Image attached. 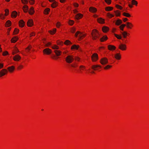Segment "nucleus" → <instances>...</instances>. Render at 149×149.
Masks as SVG:
<instances>
[{
  "label": "nucleus",
  "instance_id": "nucleus-24",
  "mask_svg": "<svg viewBox=\"0 0 149 149\" xmlns=\"http://www.w3.org/2000/svg\"><path fill=\"white\" fill-rule=\"evenodd\" d=\"M19 50L17 49V48L15 47L13 52L12 54L13 55H14L15 54L19 52Z\"/></svg>",
  "mask_w": 149,
  "mask_h": 149
},
{
  "label": "nucleus",
  "instance_id": "nucleus-46",
  "mask_svg": "<svg viewBox=\"0 0 149 149\" xmlns=\"http://www.w3.org/2000/svg\"><path fill=\"white\" fill-rule=\"evenodd\" d=\"M112 67V66L110 65H107L104 67V69H108L109 68H111Z\"/></svg>",
  "mask_w": 149,
  "mask_h": 149
},
{
  "label": "nucleus",
  "instance_id": "nucleus-45",
  "mask_svg": "<svg viewBox=\"0 0 149 149\" xmlns=\"http://www.w3.org/2000/svg\"><path fill=\"white\" fill-rule=\"evenodd\" d=\"M105 2L108 4H110L111 3V0H105Z\"/></svg>",
  "mask_w": 149,
  "mask_h": 149
},
{
  "label": "nucleus",
  "instance_id": "nucleus-58",
  "mask_svg": "<svg viewBox=\"0 0 149 149\" xmlns=\"http://www.w3.org/2000/svg\"><path fill=\"white\" fill-rule=\"evenodd\" d=\"M23 67V66L22 65H20L18 67V69H21Z\"/></svg>",
  "mask_w": 149,
  "mask_h": 149
},
{
  "label": "nucleus",
  "instance_id": "nucleus-61",
  "mask_svg": "<svg viewBox=\"0 0 149 149\" xmlns=\"http://www.w3.org/2000/svg\"><path fill=\"white\" fill-rule=\"evenodd\" d=\"M74 59H75V60H76L77 61H79V59H80L78 57H75L74 58Z\"/></svg>",
  "mask_w": 149,
  "mask_h": 149
},
{
  "label": "nucleus",
  "instance_id": "nucleus-26",
  "mask_svg": "<svg viewBox=\"0 0 149 149\" xmlns=\"http://www.w3.org/2000/svg\"><path fill=\"white\" fill-rule=\"evenodd\" d=\"M23 10L25 12H26L28 10V7L27 6L25 5L23 7Z\"/></svg>",
  "mask_w": 149,
  "mask_h": 149
},
{
  "label": "nucleus",
  "instance_id": "nucleus-53",
  "mask_svg": "<svg viewBox=\"0 0 149 149\" xmlns=\"http://www.w3.org/2000/svg\"><path fill=\"white\" fill-rule=\"evenodd\" d=\"M29 2L31 4H33L34 2V0H29Z\"/></svg>",
  "mask_w": 149,
  "mask_h": 149
},
{
  "label": "nucleus",
  "instance_id": "nucleus-17",
  "mask_svg": "<svg viewBox=\"0 0 149 149\" xmlns=\"http://www.w3.org/2000/svg\"><path fill=\"white\" fill-rule=\"evenodd\" d=\"M79 49V46L78 45H72L71 47V49Z\"/></svg>",
  "mask_w": 149,
  "mask_h": 149
},
{
  "label": "nucleus",
  "instance_id": "nucleus-55",
  "mask_svg": "<svg viewBox=\"0 0 149 149\" xmlns=\"http://www.w3.org/2000/svg\"><path fill=\"white\" fill-rule=\"evenodd\" d=\"M61 25L60 23L59 22H58L56 24L57 27L59 28Z\"/></svg>",
  "mask_w": 149,
  "mask_h": 149
},
{
  "label": "nucleus",
  "instance_id": "nucleus-64",
  "mask_svg": "<svg viewBox=\"0 0 149 149\" xmlns=\"http://www.w3.org/2000/svg\"><path fill=\"white\" fill-rule=\"evenodd\" d=\"M51 45V43L50 42H49L48 43H47V44H46V46H48L49 45Z\"/></svg>",
  "mask_w": 149,
  "mask_h": 149
},
{
  "label": "nucleus",
  "instance_id": "nucleus-39",
  "mask_svg": "<svg viewBox=\"0 0 149 149\" xmlns=\"http://www.w3.org/2000/svg\"><path fill=\"white\" fill-rule=\"evenodd\" d=\"M50 9L49 8H47L45 9V14H47L48 13V12L49 11Z\"/></svg>",
  "mask_w": 149,
  "mask_h": 149
},
{
  "label": "nucleus",
  "instance_id": "nucleus-19",
  "mask_svg": "<svg viewBox=\"0 0 149 149\" xmlns=\"http://www.w3.org/2000/svg\"><path fill=\"white\" fill-rule=\"evenodd\" d=\"M18 39V38L17 37H13L11 40V42L13 43H15Z\"/></svg>",
  "mask_w": 149,
  "mask_h": 149
},
{
  "label": "nucleus",
  "instance_id": "nucleus-2",
  "mask_svg": "<svg viewBox=\"0 0 149 149\" xmlns=\"http://www.w3.org/2000/svg\"><path fill=\"white\" fill-rule=\"evenodd\" d=\"M65 61L68 63H71L74 59V56L72 55H68L65 58Z\"/></svg>",
  "mask_w": 149,
  "mask_h": 149
},
{
  "label": "nucleus",
  "instance_id": "nucleus-15",
  "mask_svg": "<svg viewBox=\"0 0 149 149\" xmlns=\"http://www.w3.org/2000/svg\"><path fill=\"white\" fill-rule=\"evenodd\" d=\"M24 22L22 20H20L19 22V26L20 27H22L24 25Z\"/></svg>",
  "mask_w": 149,
  "mask_h": 149
},
{
  "label": "nucleus",
  "instance_id": "nucleus-42",
  "mask_svg": "<svg viewBox=\"0 0 149 149\" xmlns=\"http://www.w3.org/2000/svg\"><path fill=\"white\" fill-rule=\"evenodd\" d=\"M19 31V30L17 28H15V30L14 31V34H17L18 33Z\"/></svg>",
  "mask_w": 149,
  "mask_h": 149
},
{
  "label": "nucleus",
  "instance_id": "nucleus-35",
  "mask_svg": "<svg viewBox=\"0 0 149 149\" xmlns=\"http://www.w3.org/2000/svg\"><path fill=\"white\" fill-rule=\"evenodd\" d=\"M52 48L53 49L56 50L58 49H59V47L56 45H54L52 47Z\"/></svg>",
  "mask_w": 149,
  "mask_h": 149
},
{
  "label": "nucleus",
  "instance_id": "nucleus-54",
  "mask_svg": "<svg viewBox=\"0 0 149 149\" xmlns=\"http://www.w3.org/2000/svg\"><path fill=\"white\" fill-rule=\"evenodd\" d=\"M75 29L74 28H72V29L71 30V32L72 33H74L75 32Z\"/></svg>",
  "mask_w": 149,
  "mask_h": 149
},
{
  "label": "nucleus",
  "instance_id": "nucleus-32",
  "mask_svg": "<svg viewBox=\"0 0 149 149\" xmlns=\"http://www.w3.org/2000/svg\"><path fill=\"white\" fill-rule=\"evenodd\" d=\"M122 34L123 36V38H126V36L127 35V33L126 31H124L122 33Z\"/></svg>",
  "mask_w": 149,
  "mask_h": 149
},
{
  "label": "nucleus",
  "instance_id": "nucleus-23",
  "mask_svg": "<svg viewBox=\"0 0 149 149\" xmlns=\"http://www.w3.org/2000/svg\"><path fill=\"white\" fill-rule=\"evenodd\" d=\"M107 37L106 36H104L102 38H100V40L101 42H103L107 39Z\"/></svg>",
  "mask_w": 149,
  "mask_h": 149
},
{
  "label": "nucleus",
  "instance_id": "nucleus-18",
  "mask_svg": "<svg viewBox=\"0 0 149 149\" xmlns=\"http://www.w3.org/2000/svg\"><path fill=\"white\" fill-rule=\"evenodd\" d=\"M82 16V15L80 13H78L76 15L75 18L77 19H78L81 18Z\"/></svg>",
  "mask_w": 149,
  "mask_h": 149
},
{
  "label": "nucleus",
  "instance_id": "nucleus-52",
  "mask_svg": "<svg viewBox=\"0 0 149 149\" xmlns=\"http://www.w3.org/2000/svg\"><path fill=\"white\" fill-rule=\"evenodd\" d=\"M74 23V21L72 20H70L69 22V24L70 25H72Z\"/></svg>",
  "mask_w": 149,
  "mask_h": 149
},
{
  "label": "nucleus",
  "instance_id": "nucleus-30",
  "mask_svg": "<svg viewBox=\"0 0 149 149\" xmlns=\"http://www.w3.org/2000/svg\"><path fill=\"white\" fill-rule=\"evenodd\" d=\"M127 27L128 28H131V27L133 26L132 24L129 22H127L126 23Z\"/></svg>",
  "mask_w": 149,
  "mask_h": 149
},
{
  "label": "nucleus",
  "instance_id": "nucleus-8",
  "mask_svg": "<svg viewBox=\"0 0 149 149\" xmlns=\"http://www.w3.org/2000/svg\"><path fill=\"white\" fill-rule=\"evenodd\" d=\"M118 48L121 50H125L126 49V46L125 44H121L119 45Z\"/></svg>",
  "mask_w": 149,
  "mask_h": 149
},
{
  "label": "nucleus",
  "instance_id": "nucleus-38",
  "mask_svg": "<svg viewBox=\"0 0 149 149\" xmlns=\"http://www.w3.org/2000/svg\"><path fill=\"white\" fill-rule=\"evenodd\" d=\"M115 36H116L118 39H121L122 38V37L120 35H119L116 34H114Z\"/></svg>",
  "mask_w": 149,
  "mask_h": 149
},
{
  "label": "nucleus",
  "instance_id": "nucleus-62",
  "mask_svg": "<svg viewBox=\"0 0 149 149\" xmlns=\"http://www.w3.org/2000/svg\"><path fill=\"white\" fill-rule=\"evenodd\" d=\"M35 35V33L33 32L30 34V36L31 37L33 36H34Z\"/></svg>",
  "mask_w": 149,
  "mask_h": 149
},
{
  "label": "nucleus",
  "instance_id": "nucleus-14",
  "mask_svg": "<svg viewBox=\"0 0 149 149\" xmlns=\"http://www.w3.org/2000/svg\"><path fill=\"white\" fill-rule=\"evenodd\" d=\"M108 47L109 49L110 50H115L116 48V47L115 46L111 45H109L108 46Z\"/></svg>",
  "mask_w": 149,
  "mask_h": 149
},
{
  "label": "nucleus",
  "instance_id": "nucleus-13",
  "mask_svg": "<svg viewBox=\"0 0 149 149\" xmlns=\"http://www.w3.org/2000/svg\"><path fill=\"white\" fill-rule=\"evenodd\" d=\"M54 52L55 53L56 56H60L61 53V51L58 50H55L54 51Z\"/></svg>",
  "mask_w": 149,
  "mask_h": 149
},
{
  "label": "nucleus",
  "instance_id": "nucleus-31",
  "mask_svg": "<svg viewBox=\"0 0 149 149\" xmlns=\"http://www.w3.org/2000/svg\"><path fill=\"white\" fill-rule=\"evenodd\" d=\"M11 22L10 20H8L6 22V25L7 27H9L11 25Z\"/></svg>",
  "mask_w": 149,
  "mask_h": 149
},
{
  "label": "nucleus",
  "instance_id": "nucleus-33",
  "mask_svg": "<svg viewBox=\"0 0 149 149\" xmlns=\"http://www.w3.org/2000/svg\"><path fill=\"white\" fill-rule=\"evenodd\" d=\"M57 6V3L56 1H54V3L52 4L51 6L53 8H55Z\"/></svg>",
  "mask_w": 149,
  "mask_h": 149
},
{
  "label": "nucleus",
  "instance_id": "nucleus-1",
  "mask_svg": "<svg viewBox=\"0 0 149 149\" xmlns=\"http://www.w3.org/2000/svg\"><path fill=\"white\" fill-rule=\"evenodd\" d=\"M92 39L95 40L97 38H99L100 36L99 32L96 29H94L91 33Z\"/></svg>",
  "mask_w": 149,
  "mask_h": 149
},
{
  "label": "nucleus",
  "instance_id": "nucleus-10",
  "mask_svg": "<svg viewBox=\"0 0 149 149\" xmlns=\"http://www.w3.org/2000/svg\"><path fill=\"white\" fill-rule=\"evenodd\" d=\"M27 24L29 26H31L33 25V21L32 19H29L27 22Z\"/></svg>",
  "mask_w": 149,
  "mask_h": 149
},
{
  "label": "nucleus",
  "instance_id": "nucleus-50",
  "mask_svg": "<svg viewBox=\"0 0 149 149\" xmlns=\"http://www.w3.org/2000/svg\"><path fill=\"white\" fill-rule=\"evenodd\" d=\"M22 2L24 4H26L28 3V0H22Z\"/></svg>",
  "mask_w": 149,
  "mask_h": 149
},
{
  "label": "nucleus",
  "instance_id": "nucleus-40",
  "mask_svg": "<svg viewBox=\"0 0 149 149\" xmlns=\"http://www.w3.org/2000/svg\"><path fill=\"white\" fill-rule=\"evenodd\" d=\"M114 12L115 13L116 15L117 16H120V13L119 12V11L117 10V11H115Z\"/></svg>",
  "mask_w": 149,
  "mask_h": 149
},
{
  "label": "nucleus",
  "instance_id": "nucleus-51",
  "mask_svg": "<svg viewBox=\"0 0 149 149\" xmlns=\"http://www.w3.org/2000/svg\"><path fill=\"white\" fill-rule=\"evenodd\" d=\"M31 48V47L30 46L28 47L26 49V51L27 52H28L30 50V49Z\"/></svg>",
  "mask_w": 149,
  "mask_h": 149
},
{
  "label": "nucleus",
  "instance_id": "nucleus-60",
  "mask_svg": "<svg viewBox=\"0 0 149 149\" xmlns=\"http://www.w3.org/2000/svg\"><path fill=\"white\" fill-rule=\"evenodd\" d=\"M0 17L1 19H4V17L2 14H1Z\"/></svg>",
  "mask_w": 149,
  "mask_h": 149
},
{
  "label": "nucleus",
  "instance_id": "nucleus-27",
  "mask_svg": "<svg viewBox=\"0 0 149 149\" xmlns=\"http://www.w3.org/2000/svg\"><path fill=\"white\" fill-rule=\"evenodd\" d=\"M122 23V22L121 20L118 19L116 21V25H119L120 24H121Z\"/></svg>",
  "mask_w": 149,
  "mask_h": 149
},
{
  "label": "nucleus",
  "instance_id": "nucleus-11",
  "mask_svg": "<svg viewBox=\"0 0 149 149\" xmlns=\"http://www.w3.org/2000/svg\"><path fill=\"white\" fill-rule=\"evenodd\" d=\"M89 10L91 12L95 13L97 11V9L96 8L94 7H91L89 8Z\"/></svg>",
  "mask_w": 149,
  "mask_h": 149
},
{
  "label": "nucleus",
  "instance_id": "nucleus-56",
  "mask_svg": "<svg viewBox=\"0 0 149 149\" xmlns=\"http://www.w3.org/2000/svg\"><path fill=\"white\" fill-rule=\"evenodd\" d=\"M8 54V52L7 51H5L4 52H3V56H5Z\"/></svg>",
  "mask_w": 149,
  "mask_h": 149
},
{
  "label": "nucleus",
  "instance_id": "nucleus-7",
  "mask_svg": "<svg viewBox=\"0 0 149 149\" xmlns=\"http://www.w3.org/2000/svg\"><path fill=\"white\" fill-rule=\"evenodd\" d=\"M7 72V70L6 69H3L0 71V77L5 75Z\"/></svg>",
  "mask_w": 149,
  "mask_h": 149
},
{
  "label": "nucleus",
  "instance_id": "nucleus-57",
  "mask_svg": "<svg viewBox=\"0 0 149 149\" xmlns=\"http://www.w3.org/2000/svg\"><path fill=\"white\" fill-rule=\"evenodd\" d=\"M3 63H0V69L3 68Z\"/></svg>",
  "mask_w": 149,
  "mask_h": 149
},
{
  "label": "nucleus",
  "instance_id": "nucleus-6",
  "mask_svg": "<svg viewBox=\"0 0 149 149\" xmlns=\"http://www.w3.org/2000/svg\"><path fill=\"white\" fill-rule=\"evenodd\" d=\"M98 55L96 53L93 54L91 56L92 60L93 61H95L98 59Z\"/></svg>",
  "mask_w": 149,
  "mask_h": 149
},
{
  "label": "nucleus",
  "instance_id": "nucleus-29",
  "mask_svg": "<svg viewBox=\"0 0 149 149\" xmlns=\"http://www.w3.org/2000/svg\"><path fill=\"white\" fill-rule=\"evenodd\" d=\"M113 9V8L111 7H107L105 8V9L107 11H110L112 10Z\"/></svg>",
  "mask_w": 149,
  "mask_h": 149
},
{
  "label": "nucleus",
  "instance_id": "nucleus-25",
  "mask_svg": "<svg viewBox=\"0 0 149 149\" xmlns=\"http://www.w3.org/2000/svg\"><path fill=\"white\" fill-rule=\"evenodd\" d=\"M115 58L119 60L121 58V56L119 54H117L115 56Z\"/></svg>",
  "mask_w": 149,
  "mask_h": 149
},
{
  "label": "nucleus",
  "instance_id": "nucleus-43",
  "mask_svg": "<svg viewBox=\"0 0 149 149\" xmlns=\"http://www.w3.org/2000/svg\"><path fill=\"white\" fill-rule=\"evenodd\" d=\"M56 29H53V31H50V32L51 34H53L55 33V32H56Z\"/></svg>",
  "mask_w": 149,
  "mask_h": 149
},
{
  "label": "nucleus",
  "instance_id": "nucleus-12",
  "mask_svg": "<svg viewBox=\"0 0 149 149\" xmlns=\"http://www.w3.org/2000/svg\"><path fill=\"white\" fill-rule=\"evenodd\" d=\"M92 68L94 70H98V68H101V66L99 65H94L92 66Z\"/></svg>",
  "mask_w": 149,
  "mask_h": 149
},
{
  "label": "nucleus",
  "instance_id": "nucleus-59",
  "mask_svg": "<svg viewBox=\"0 0 149 149\" xmlns=\"http://www.w3.org/2000/svg\"><path fill=\"white\" fill-rule=\"evenodd\" d=\"M74 5L75 7H78L79 6L78 4L76 3H74Z\"/></svg>",
  "mask_w": 149,
  "mask_h": 149
},
{
  "label": "nucleus",
  "instance_id": "nucleus-41",
  "mask_svg": "<svg viewBox=\"0 0 149 149\" xmlns=\"http://www.w3.org/2000/svg\"><path fill=\"white\" fill-rule=\"evenodd\" d=\"M107 16L109 18H111L112 17H114V15L110 14L109 13H107Z\"/></svg>",
  "mask_w": 149,
  "mask_h": 149
},
{
  "label": "nucleus",
  "instance_id": "nucleus-3",
  "mask_svg": "<svg viewBox=\"0 0 149 149\" xmlns=\"http://www.w3.org/2000/svg\"><path fill=\"white\" fill-rule=\"evenodd\" d=\"M100 62L102 64L105 65L108 63V59L105 57L101 59Z\"/></svg>",
  "mask_w": 149,
  "mask_h": 149
},
{
  "label": "nucleus",
  "instance_id": "nucleus-49",
  "mask_svg": "<svg viewBox=\"0 0 149 149\" xmlns=\"http://www.w3.org/2000/svg\"><path fill=\"white\" fill-rule=\"evenodd\" d=\"M116 7L117 8L119 9H120L121 10L122 9V7L121 6L118 5H116Z\"/></svg>",
  "mask_w": 149,
  "mask_h": 149
},
{
  "label": "nucleus",
  "instance_id": "nucleus-44",
  "mask_svg": "<svg viewBox=\"0 0 149 149\" xmlns=\"http://www.w3.org/2000/svg\"><path fill=\"white\" fill-rule=\"evenodd\" d=\"M79 68H80V70H83L85 69V67L84 66L81 65L80 66Z\"/></svg>",
  "mask_w": 149,
  "mask_h": 149
},
{
  "label": "nucleus",
  "instance_id": "nucleus-5",
  "mask_svg": "<svg viewBox=\"0 0 149 149\" xmlns=\"http://www.w3.org/2000/svg\"><path fill=\"white\" fill-rule=\"evenodd\" d=\"M79 34V38L80 39H81L85 37V35L82 34L79 31H77L75 34V36L76 37Z\"/></svg>",
  "mask_w": 149,
  "mask_h": 149
},
{
  "label": "nucleus",
  "instance_id": "nucleus-16",
  "mask_svg": "<svg viewBox=\"0 0 149 149\" xmlns=\"http://www.w3.org/2000/svg\"><path fill=\"white\" fill-rule=\"evenodd\" d=\"M7 68L10 72H12L14 70L15 67L13 66H12L10 67H8Z\"/></svg>",
  "mask_w": 149,
  "mask_h": 149
},
{
  "label": "nucleus",
  "instance_id": "nucleus-20",
  "mask_svg": "<svg viewBox=\"0 0 149 149\" xmlns=\"http://www.w3.org/2000/svg\"><path fill=\"white\" fill-rule=\"evenodd\" d=\"M102 30L103 32H106L109 30V28L107 27L104 26L102 27Z\"/></svg>",
  "mask_w": 149,
  "mask_h": 149
},
{
  "label": "nucleus",
  "instance_id": "nucleus-21",
  "mask_svg": "<svg viewBox=\"0 0 149 149\" xmlns=\"http://www.w3.org/2000/svg\"><path fill=\"white\" fill-rule=\"evenodd\" d=\"M97 20L98 22L100 23L103 24L104 23V20L102 18H99L97 19Z\"/></svg>",
  "mask_w": 149,
  "mask_h": 149
},
{
  "label": "nucleus",
  "instance_id": "nucleus-48",
  "mask_svg": "<svg viewBox=\"0 0 149 149\" xmlns=\"http://www.w3.org/2000/svg\"><path fill=\"white\" fill-rule=\"evenodd\" d=\"M5 15L6 16L9 13V10L8 9H6L5 10Z\"/></svg>",
  "mask_w": 149,
  "mask_h": 149
},
{
  "label": "nucleus",
  "instance_id": "nucleus-22",
  "mask_svg": "<svg viewBox=\"0 0 149 149\" xmlns=\"http://www.w3.org/2000/svg\"><path fill=\"white\" fill-rule=\"evenodd\" d=\"M17 14V13L15 11H14L12 12V13L11 17H12L15 18L16 17Z\"/></svg>",
  "mask_w": 149,
  "mask_h": 149
},
{
  "label": "nucleus",
  "instance_id": "nucleus-47",
  "mask_svg": "<svg viewBox=\"0 0 149 149\" xmlns=\"http://www.w3.org/2000/svg\"><path fill=\"white\" fill-rule=\"evenodd\" d=\"M132 2L133 4H134L135 5H137V2L135 1V0H132Z\"/></svg>",
  "mask_w": 149,
  "mask_h": 149
},
{
  "label": "nucleus",
  "instance_id": "nucleus-37",
  "mask_svg": "<svg viewBox=\"0 0 149 149\" xmlns=\"http://www.w3.org/2000/svg\"><path fill=\"white\" fill-rule=\"evenodd\" d=\"M126 25L125 24H123L121 25L120 27V28L122 31H123V28Z\"/></svg>",
  "mask_w": 149,
  "mask_h": 149
},
{
  "label": "nucleus",
  "instance_id": "nucleus-28",
  "mask_svg": "<svg viewBox=\"0 0 149 149\" xmlns=\"http://www.w3.org/2000/svg\"><path fill=\"white\" fill-rule=\"evenodd\" d=\"M34 11L33 8L32 7L31 8L29 11V13L31 15H32L34 13Z\"/></svg>",
  "mask_w": 149,
  "mask_h": 149
},
{
  "label": "nucleus",
  "instance_id": "nucleus-4",
  "mask_svg": "<svg viewBox=\"0 0 149 149\" xmlns=\"http://www.w3.org/2000/svg\"><path fill=\"white\" fill-rule=\"evenodd\" d=\"M43 52L44 54L49 55L52 53V50L49 48H46L44 49Z\"/></svg>",
  "mask_w": 149,
  "mask_h": 149
},
{
  "label": "nucleus",
  "instance_id": "nucleus-9",
  "mask_svg": "<svg viewBox=\"0 0 149 149\" xmlns=\"http://www.w3.org/2000/svg\"><path fill=\"white\" fill-rule=\"evenodd\" d=\"M21 58V57L18 55H15L13 57V59L15 61H19Z\"/></svg>",
  "mask_w": 149,
  "mask_h": 149
},
{
  "label": "nucleus",
  "instance_id": "nucleus-36",
  "mask_svg": "<svg viewBox=\"0 0 149 149\" xmlns=\"http://www.w3.org/2000/svg\"><path fill=\"white\" fill-rule=\"evenodd\" d=\"M64 44L66 45H69V44H71L72 43L69 40H66Z\"/></svg>",
  "mask_w": 149,
  "mask_h": 149
},
{
  "label": "nucleus",
  "instance_id": "nucleus-63",
  "mask_svg": "<svg viewBox=\"0 0 149 149\" xmlns=\"http://www.w3.org/2000/svg\"><path fill=\"white\" fill-rule=\"evenodd\" d=\"M128 20V19L127 18H123V21L124 22H125L126 21Z\"/></svg>",
  "mask_w": 149,
  "mask_h": 149
},
{
  "label": "nucleus",
  "instance_id": "nucleus-34",
  "mask_svg": "<svg viewBox=\"0 0 149 149\" xmlns=\"http://www.w3.org/2000/svg\"><path fill=\"white\" fill-rule=\"evenodd\" d=\"M123 15L124 16L127 17H131L129 13L125 12L123 13Z\"/></svg>",
  "mask_w": 149,
  "mask_h": 149
}]
</instances>
